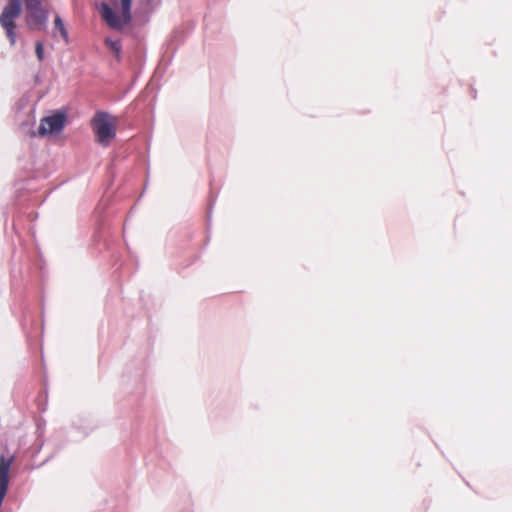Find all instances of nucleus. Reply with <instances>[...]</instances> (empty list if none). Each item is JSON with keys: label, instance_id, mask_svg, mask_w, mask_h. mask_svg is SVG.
Instances as JSON below:
<instances>
[{"label": "nucleus", "instance_id": "1", "mask_svg": "<svg viewBox=\"0 0 512 512\" xmlns=\"http://www.w3.org/2000/svg\"><path fill=\"white\" fill-rule=\"evenodd\" d=\"M118 118L104 111H97L90 121L96 142L102 147L110 146L116 136Z\"/></svg>", "mask_w": 512, "mask_h": 512}, {"label": "nucleus", "instance_id": "2", "mask_svg": "<svg viewBox=\"0 0 512 512\" xmlns=\"http://www.w3.org/2000/svg\"><path fill=\"white\" fill-rule=\"evenodd\" d=\"M23 5L21 0H8L0 13V26L11 46L17 42L16 20L21 16Z\"/></svg>", "mask_w": 512, "mask_h": 512}, {"label": "nucleus", "instance_id": "3", "mask_svg": "<svg viewBox=\"0 0 512 512\" xmlns=\"http://www.w3.org/2000/svg\"><path fill=\"white\" fill-rule=\"evenodd\" d=\"M131 2L132 0H120L121 13L116 14L108 4L102 3L100 13L103 20L111 28L120 30L131 21Z\"/></svg>", "mask_w": 512, "mask_h": 512}, {"label": "nucleus", "instance_id": "4", "mask_svg": "<svg viewBox=\"0 0 512 512\" xmlns=\"http://www.w3.org/2000/svg\"><path fill=\"white\" fill-rule=\"evenodd\" d=\"M65 123L66 114L62 111H57L41 120L38 133L41 136L60 133L64 129Z\"/></svg>", "mask_w": 512, "mask_h": 512}, {"label": "nucleus", "instance_id": "5", "mask_svg": "<svg viewBox=\"0 0 512 512\" xmlns=\"http://www.w3.org/2000/svg\"><path fill=\"white\" fill-rule=\"evenodd\" d=\"M47 18V11L44 8H40L26 13L25 23L29 30L40 31L45 29Z\"/></svg>", "mask_w": 512, "mask_h": 512}, {"label": "nucleus", "instance_id": "6", "mask_svg": "<svg viewBox=\"0 0 512 512\" xmlns=\"http://www.w3.org/2000/svg\"><path fill=\"white\" fill-rule=\"evenodd\" d=\"M54 27H55V30L59 31L61 37L67 41L68 40V32L65 28V25L62 21V19L60 18V16H56L55 19H54Z\"/></svg>", "mask_w": 512, "mask_h": 512}, {"label": "nucleus", "instance_id": "7", "mask_svg": "<svg viewBox=\"0 0 512 512\" xmlns=\"http://www.w3.org/2000/svg\"><path fill=\"white\" fill-rule=\"evenodd\" d=\"M24 3L26 13L43 8L40 0H24Z\"/></svg>", "mask_w": 512, "mask_h": 512}, {"label": "nucleus", "instance_id": "8", "mask_svg": "<svg viewBox=\"0 0 512 512\" xmlns=\"http://www.w3.org/2000/svg\"><path fill=\"white\" fill-rule=\"evenodd\" d=\"M105 43L116 55H118L120 53V51H121L120 41L106 39Z\"/></svg>", "mask_w": 512, "mask_h": 512}, {"label": "nucleus", "instance_id": "9", "mask_svg": "<svg viewBox=\"0 0 512 512\" xmlns=\"http://www.w3.org/2000/svg\"><path fill=\"white\" fill-rule=\"evenodd\" d=\"M35 52L39 61H42L44 58V49L41 42H36L35 44Z\"/></svg>", "mask_w": 512, "mask_h": 512}]
</instances>
